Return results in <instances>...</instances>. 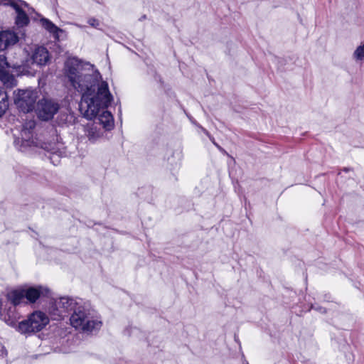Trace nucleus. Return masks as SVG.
I'll list each match as a JSON object with an SVG mask.
<instances>
[{
	"label": "nucleus",
	"mask_w": 364,
	"mask_h": 364,
	"mask_svg": "<svg viewBox=\"0 0 364 364\" xmlns=\"http://www.w3.org/2000/svg\"><path fill=\"white\" fill-rule=\"evenodd\" d=\"M63 73L65 81L82 95L79 105L81 114L89 119L99 114L100 124L110 130L114 126L113 117L104 109L110 105L113 97L108 84L105 81L100 83V72L89 63L70 58L64 63Z\"/></svg>",
	"instance_id": "f257e3e1"
},
{
	"label": "nucleus",
	"mask_w": 364,
	"mask_h": 364,
	"mask_svg": "<svg viewBox=\"0 0 364 364\" xmlns=\"http://www.w3.org/2000/svg\"><path fill=\"white\" fill-rule=\"evenodd\" d=\"M70 322L73 327L82 332H91L99 329L102 324L91 315L90 310L81 304L75 309L70 318Z\"/></svg>",
	"instance_id": "f03ea898"
},
{
	"label": "nucleus",
	"mask_w": 364,
	"mask_h": 364,
	"mask_svg": "<svg viewBox=\"0 0 364 364\" xmlns=\"http://www.w3.org/2000/svg\"><path fill=\"white\" fill-rule=\"evenodd\" d=\"M49 323L48 316L42 311H36L26 319L18 323L16 331L23 335L30 336L43 330Z\"/></svg>",
	"instance_id": "7ed1b4c3"
},
{
	"label": "nucleus",
	"mask_w": 364,
	"mask_h": 364,
	"mask_svg": "<svg viewBox=\"0 0 364 364\" xmlns=\"http://www.w3.org/2000/svg\"><path fill=\"white\" fill-rule=\"evenodd\" d=\"M16 105L23 112L32 111L38 98V92L34 90H18L14 92Z\"/></svg>",
	"instance_id": "20e7f679"
},
{
	"label": "nucleus",
	"mask_w": 364,
	"mask_h": 364,
	"mask_svg": "<svg viewBox=\"0 0 364 364\" xmlns=\"http://www.w3.org/2000/svg\"><path fill=\"white\" fill-rule=\"evenodd\" d=\"M80 305L77 300L69 297H61L56 299L50 309V314L54 319H60L68 312L74 311Z\"/></svg>",
	"instance_id": "39448f33"
},
{
	"label": "nucleus",
	"mask_w": 364,
	"mask_h": 364,
	"mask_svg": "<svg viewBox=\"0 0 364 364\" xmlns=\"http://www.w3.org/2000/svg\"><path fill=\"white\" fill-rule=\"evenodd\" d=\"M34 125V122L30 121L23 126L19 134L14 133V144L20 151H24L27 147H30L35 144L32 134Z\"/></svg>",
	"instance_id": "423d86ee"
},
{
	"label": "nucleus",
	"mask_w": 364,
	"mask_h": 364,
	"mask_svg": "<svg viewBox=\"0 0 364 364\" xmlns=\"http://www.w3.org/2000/svg\"><path fill=\"white\" fill-rule=\"evenodd\" d=\"M59 105L53 100L43 99L37 105V115L42 120L47 121L53 117L59 109Z\"/></svg>",
	"instance_id": "0eeeda50"
},
{
	"label": "nucleus",
	"mask_w": 364,
	"mask_h": 364,
	"mask_svg": "<svg viewBox=\"0 0 364 364\" xmlns=\"http://www.w3.org/2000/svg\"><path fill=\"white\" fill-rule=\"evenodd\" d=\"M21 315L16 311V307L4 303L2 299H0V319L4 321L7 325L15 328L16 330L17 321Z\"/></svg>",
	"instance_id": "6e6552de"
},
{
	"label": "nucleus",
	"mask_w": 364,
	"mask_h": 364,
	"mask_svg": "<svg viewBox=\"0 0 364 364\" xmlns=\"http://www.w3.org/2000/svg\"><path fill=\"white\" fill-rule=\"evenodd\" d=\"M10 65L4 55H0V80L7 87H13L16 85V80L9 73Z\"/></svg>",
	"instance_id": "1a4fd4ad"
},
{
	"label": "nucleus",
	"mask_w": 364,
	"mask_h": 364,
	"mask_svg": "<svg viewBox=\"0 0 364 364\" xmlns=\"http://www.w3.org/2000/svg\"><path fill=\"white\" fill-rule=\"evenodd\" d=\"M0 4H3L4 5H11L13 8L15 9L17 13V16L16 18V23L19 26H23L28 23L29 19L26 14L22 11L18 5V2L16 0H0Z\"/></svg>",
	"instance_id": "9d476101"
},
{
	"label": "nucleus",
	"mask_w": 364,
	"mask_h": 364,
	"mask_svg": "<svg viewBox=\"0 0 364 364\" xmlns=\"http://www.w3.org/2000/svg\"><path fill=\"white\" fill-rule=\"evenodd\" d=\"M25 293L23 289L21 288L9 291L6 294V300L4 301L16 307L17 305L26 304L27 302L25 301Z\"/></svg>",
	"instance_id": "9b49d317"
},
{
	"label": "nucleus",
	"mask_w": 364,
	"mask_h": 364,
	"mask_svg": "<svg viewBox=\"0 0 364 364\" xmlns=\"http://www.w3.org/2000/svg\"><path fill=\"white\" fill-rule=\"evenodd\" d=\"M31 59L33 63L42 66L46 65L50 60V55L46 48L39 46L34 50Z\"/></svg>",
	"instance_id": "f8f14e48"
},
{
	"label": "nucleus",
	"mask_w": 364,
	"mask_h": 364,
	"mask_svg": "<svg viewBox=\"0 0 364 364\" xmlns=\"http://www.w3.org/2000/svg\"><path fill=\"white\" fill-rule=\"evenodd\" d=\"M17 41L18 37L14 32L9 31L0 32V50H4Z\"/></svg>",
	"instance_id": "ddd939ff"
},
{
	"label": "nucleus",
	"mask_w": 364,
	"mask_h": 364,
	"mask_svg": "<svg viewBox=\"0 0 364 364\" xmlns=\"http://www.w3.org/2000/svg\"><path fill=\"white\" fill-rule=\"evenodd\" d=\"M25 293V299L27 302L33 304L43 294V289L41 287L23 288Z\"/></svg>",
	"instance_id": "4468645a"
},
{
	"label": "nucleus",
	"mask_w": 364,
	"mask_h": 364,
	"mask_svg": "<svg viewBox=\"0 0 364 364\" xmlns=\"http://www.w3.org/2000/svg\"><path fill=\"white\" fill-rule=\"evenodd\" d=\"M43 27L51 33L55 40H59V33H63V31L55 26L53 22L47 18L41 19Z\"/></svg>",
	"instance_id": "2eb2a0df"
},
{
	"label": "nucleus",
	"mask_w": 364,
	"mask_h": 364,
	"mask_svg": "<svg viewBox=\"0 0 364 364\" xmlns=\"http://www.w3.org/2000/svg\"><path fill=\"white\" fill-rule=\"evenodd\" d=\"M86 136L90 141L94 143L103 136V132L94 124L88 125L86 128Z\"/></svg>",
	"instance_id": "dca6fc26"
},
{
	"label": "nucleus",
	"mask_w": 364,
	"mask_h": 364,
	"mask_svg": "<svg viewBox=\"0 0 364 364\" xmlns=\"http://www.w3.org/2000/svg\"><path fill=\"white\" fill-rule=\"evenodd\" d=\"M9 107L8 95L3 88L0 87V117L6 112Z\"/></svg>",
	"instance_id": "f3484780"
},
{
	"label": "nucleus",
	"mask_w": 364,
	"mask_h": 364,
	"mask_svg": "<svg viewBox=\"0 0 364 364\" xmlns=\"http://www.w3.org/2000/svg\"><path fill=\"white\" fill-rule=\"evenodd\" d=\"M352 57L357 63H364V43L356 47L352 54Z\"/></svg>",
	"instance_id": "a211bd4d"
},
{
	"label": "nucleus",
	"mask_w": 364,
	"mask_h": 364,
	"mask_svg": "<svg viewBox=\"0 0 364 364\" xmlns=\"http://www.w3.org/2000/svg\"><path fill=\"white\" fill-rule=\"evenodd\" d=\"M87 23L94 28H97L100 25L98 20L93 18L88 19Z\"/></svg>",
	"instance_id": "6ab92c4d"
},
{
	"label": "nucleus",
	"mask_w": 364,
	"mask_h": 364,
	"mask_svg": "<svg viewBox=\"0 0 364 364\" xmlns=\"http://www.w3.org/2000/svg\"><path fill=\"white\" fill-rule=\"evenodd\" d=\"M79 28H83L82 26H80V25H77Z\"/></svg>",
	"instance_id": "aec40b11"
}]
</instances>
